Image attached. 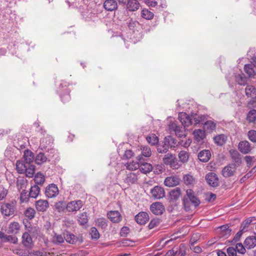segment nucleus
<instances>
[{"instance_id": "obj_1", "label": "nucleus", "mask_w": 256, "mask_h": 256, "mask_svg": "<svg viewBox=\"0 0 256 256\" xmlns=\"http://www.w3.org/2000/svg\"><path fill=\"white\" fill-rule=\"evenodd\" d=\"M0 212L4 216H14L16 214V202H10L2 204L0 206Z\"/></svg>"}, {"instance_id": "obj_2", "label": "nucleus", "mask_w": 256, "mask_h": 256, "mask_svg": "<svg viewBox=\"0 0 256 256\" xmlns=\"http://www.w3.org/2000/svg\"><path fill=\"white\" fill-rule=\"evenodd\" d=\"M186 127L178 125L176 122H174L169 124V130L170 132H174L177 136L183 138L186 137L187 134Z\"/></svg>"}, {"instance_id": "obj_3", "label": "nucleus", "mask_w": 256, "mask_h": 256, "mask_svg": "<svg viewBox=\"0 0 256 256\" xmlns=\"http://www.w3.org/2000/svg\"><path fill=\"white\" fill-rule=\"evenodd\" d=\"M83 204V202L81 200H72L66 204V210L68 212H76L82 208Z\"/></svg>"}, {"instance_id": "obj_4", "label": "nucleus", "mask_w": 256, "mask_h": 256, "mask_svg": "<svg viewBox=\"0 0 256 256\" xmlns=\"http://www.w3.org/2000/svg\"><path fill=\"white\" fill-rule=\"evenodd\" d=\"M152 196L155 200L160 199L165 196V192L164 188L160 186H156L150 190Z\"/></svg>"}, {"instance_id": "obj_5", "label": "nucleus", "mask_w": 256, "mask_h": 256, "mask_svg": "<svg viewBox=\"0 0 256 256\" xmlns=\"http://www.w3.org/2000/svg\"><path fill=\"white\" fill-rule=\"evenodd\" d=\"M238 167V166L232 164L227 165L222 170V176L225 178L233 176Z\"/></svg>"}, {"instance_id": "obj_6", "label": "nucleus", "mask_w": 256, "mask_h": 256, "mask_svg": "<svg viewBox=\"0 0 256 256\" xmlns=\"http://www.w3.org/2000/svg\"><path fill=\"white\" fill-rule=\"evenodd\" d=\"M184 197L190 201L194 208L198 206L200 203V200L194 195V192L190 189L186 191V196Z\"/></svg>"}, {"instance_id": "obj_7", "label": "nucleus", "mask_w": 256, "mask_h": 256, "mask_svg": "<svg viewBox=\"0 0 256 256\" xmlns=\"http://www.w3.org/2000/svg\"><path fill=\"white\" fill-rule=\"evenodd\" d=\"M59 190L55 184H50L46 188V195L48 198H53L58 195Z\"/></svg>"}, {"instance_id": "obj_8", "label": "nucleus", "mask_w": 256, "mask_h": 256, "mask_svg": "<svg viewBox=\"0 0 256 256\" xmlns=\"http://www.w3.org/2000/svg\"><path fill=\"white\" fill-rule=\"evenodd\" d=\"M150 211L156 215H160L165 210L164 206L160 202H156L151 204Z\"/></svg>"}, {"instance_id": "obj_9", "label": "nucleus", "mask_w": 256, "mask_h": 256, "mask_svg": "<svg viewBox=\"0 0 256 256\" xmlns=\"http://www.w3.org/2000/svg\"><path fill=\"white\" fill-rule=\"evenodd\" d=\"M54 140L50 136H44L40 140V148L42 150L49 149L52 143Z\"/></svg>"}, {"instance_id": "obj_10", "label": "nucleus", "mask_w": 256, "mask_h": 256, "mask_svg": "<svg viewBox=\"0 0 256 256\" xmlns=\"http://www.w3.org/2000/svg\"><path fill=\"white\" fill-rule=\"evenodd\" d=\"M22 244L28 248H32L34 246V242L32 239L34 238L30 236L28 232H26L23 234L22 236Z\"/></svg>"}, {"instance_id": "obj_11", "label": "nucleus", "mask_w": 256, "mask_h": 256, "mask_svg": "<svg viewBox=\"0 0 256 256\" xmlns=\"http://www.w3.org/2000/svg\"><path fill=\"white\" fill-rule=\"evenodd\" d=\"M139 150L141 152V154L138 156L136 157V159L138 161H140V162H142V160H143L142 156L146 158H148L152 155L151 149L148 146H142L140 147Z\"/></svg>"}, {"instance_id": "obj_12", "label": "nucleus", "mask_w": 256, "mask_h": 256, "mask_svg": "<svg viewBox=\"0 0 256 256\" xmlns=\"http://www.w3.org/2000/svg\"><path fill=\"white\" fill-rule=\"evenodd\" d=\"M107 216L111 222L118 223L122 220L120 214L118 210H111L108 212Z\"/></svg>"}, {"instance_id": "obj_13", "label": "nucleus", "mask_w": 256, "mask_h": 256, "mask_svg": "<svg viewBox=\"0 0 256 256\" xmlns=\"http://www.w3.org/2000/svg\"><path fill=\"white\" fill-rule=\"evenodd\" d=\"M206 178L209 185L213 187H216L218 185V179L216 174L209 172L206 175Z\"/></svg>"}, {"instance_id": "obj_14", "label": "nucleus", "mask_w": 256, "mask_h": 256, "mask_svg": "<svg viewBox=\"0 0 256 256\" xmlns=\"http://www.w3.org/2000/svg\"><path fill=\"white\" fill-rule=\"evenodd\" d=\"M148 214L146 212H140L135 216L136 222L140 225L144 224L149 220Z\"/></svg>"}, {"instance_id": "obj_15", "label": "nucleus", "mask_w": 256, "mask_h": 256, "mask_svg": "<svg viewBox=\"0 0 256 256\" xmlns=\"http://www.w3.org/2000/svg\"><path fill=\"white\" fill-rule=\"evenodd\" d=\"M118 3L116 0H105L104 8L107 11L112 12L118 8Z\"/></svg>"}, {"instance_id": "obj_16", "label": "nucleus", "mask_w": 256, "mask_h": 256, "mask_svg": "<svg viewBox=\"0 0 256 256\" xmlns=\"http://www.w3.org/2000/svg\"><path fill=\"white\" fill-rule=\"evenodd\" d=\"M178 118L182 124L184 126L191 125V116H188L185 112H180L178 114Z\"/></svg>"}, {"instance_id": "obj_17", "label": "nucleus", "mask_w": 256, "mask_h": 256, "mask_svg": "<svg viewBox=\"0 0 256 256\" xmlns=\"http://www.w3.org/2000/svg\"><path fill=\"white\" fill-rule=\"evenodd\" d=\"M230 154L232 160L233 164L236 166H240L242 163L240 155L238 152L234 150H230Z\"/></svg>"}, {"instance_id": "obj_18", "label": "nucleus", "mask_w": 256, "mask_h": 256, "mask_svg": "<svg viewBox=\"0 0 256 256\" xmlns=\"http://www.w3.org/2000/svg\"><path fill=\"white\" fill-rule=\"evenodd\" d=\"M48 206V202L46 200H40L36 202V209L39 212L46 211Z\"/></svg>"}, {"instance_id": "obj_19", "label": "nucleus", "mask_w": 256, "mask_h": 256, "mask_svg": "<svg viewBox=\"0 0 256 256\" xmlns=\"http://www.w3.org/2000/svg\"><path fill=\"white\" fill-rule=\"evenodd\" d=\"M180 182V179L174 176L167 177L164 182L165 186L172 187L177 186Z\"/></svg>"}, {"instance_id": "obj_20", "label": "nucleus", "mask_w": 256, "mask_h": 256, "mask_svg": "<svg viewBox=\"0 0 256 256\" xmlns=\"http://www.w3.org/2000/svg\"><path fill=\"white\" fill-rule=\"evenodd\" d=\"M211 156L210 152L209 150H202L198 154V158L200 161L202 162H207Z\"/></svg>"}, {"instance_id": "obj_21", "label": "nucleus", "mask_w": 256, "mask_h": 256, "mask_svg": "<svg viewBox=\"0 0 256 256\" xmlns=\"http://www.w3.org/2000/svg\"><path fill=\"white\" fill-rule=\"evenodd\" d=\"M126 8L130 12H134L139 9L140 4L137 0H130L126 4Z\"/></svg>"}, {"instance_id": "obj_22", "label": "nucleus", "mask_w": 256, "mask_h": 256, "mask_svg": "<svg viewBox=\"0 0 256 256\" xmlns=\"http://www.w3.org/2000/svg\"><path fill=\"white\" fill-rule=\"evenodd\" d=\"M244 245L248 249L253 248L256 245V238L254 236H250L246 238L244 242Z\"/></svg>"}, {"instance_id": "obj_23", "label": "nucleus", "mask_w": 256, "mask_h": 256, "mask_svg": "<svg viewBox=\"0 0 256 256\" xmlns=\"http://www.w3.org/2000/svg\"><path fill=\"white\" fill-rule=\"evenodd\" d=\"M238 149L242 153L246 154L250 151L251 148L248 141H242L239 143Z\"/></svg>"}, {"instance_id": "obj_24", "label": "nucleus", "mask_w": 256, "mask_h": 256, "mask_svg": "<svg viewBox=\"0 0 256 256\" xmlns=\"http://www.w3.org/2000/svg\"><path fill=\"white\" fill-rule=\"evenodd\" d=\"M206 132L204 130L198 129L193 132V134L195 140L198 142L202 141L206 137Z\"/></svg>"}, {"instance_id": "obj_25", "label": "nucleus", "mask_w": 256, "mask_h": 256, "mask_svg": "<svg viewBox=\"0 0 256 256\" xmlns=\"http://www.w3.org/2000/svg\"><path fill=\"white\" fill-rule=\"evenodd\" d=\"M64 236L65 240L69 244H74L78 240V238L76 236L69 232L68 231L64 232Z\"/></svg>"}, {"instance_id": "obj_26", "label": "nucleus", "mask_w": 256, "mask_h": 256, "mask_svg": "<svg viewBox=\"0 0 256 256\" xmlns=\"http://www.w3.org/2000/svg\"><path fill=\"white\" fill-rule=\"evenodd\" d=\"M204 130L207 132H212L216 128V124L212 120H207L204 125Z\"/></svg>"}, {"instance_id": "obj_27", "label": "nucleus", "mask_w": 256, "mask_h": 256, "mask_svg": "<svg viewBox=\"0 0 256 256\" xmlns=\"http://www.w3.org/2000/svg\"><path fill=\"white\" fill-rule=\"evenodd\" d=\"M170 148L169 145L166 142L164 138V140L159 143L157 146V150L159 153H166Z\"/></svg>"}, {"instance_id": "obj_28", "label": "nucleus", "mask_w": 256, "mask_h": 256, "mask_svg": "<svg viewBox=\"0 0 256 256\" xmlns=\"http://www.w3.org/2000/svg\"><path fill=\"white\" fill-rule=\"evenodd\" d=\"M23 158L26 163L30 164L33 162L34 160V153L30 150H26L24 152Z\"/></svg>"}, {"instance_id": "obj_29", "label": "nucleus", "mask_w": 256, "mask_h": 256, "mask_svg": "<svg viewBox=\"0 0 256 256\" xmlns=\"http://www.w3.org/2000/svg\"><path fill=\"white\" fill-rule=\"evenodd\" d=\"M206 119L204 115L200 116L198 114L191 115V124H196L204 122Z\"/></svg>"}, {"instance_id": "obj_30", "label": "nucleus", "mask_w": 256, "mask_h": 256, "mask_svg": "<svg viewBox=\"0 0 256 256\" xmlns=\"http://www.w3.org/2000/svg\"><path fill=\"white\" fill-rule=\"evenodd\" d=\"M142 160H142V162L140 163L139 168L142 172L146 174L152 170V166L150 164L143 162Z\"/></svg>"}, {"instance_id": "obj_31", "label": "nucleus", "mask_w": 256, "mask_h": 256, "mask_svg": "<svg viewBox=\"0 0 256 256\" xmlns=\"http://www.w3.org/2000/svg\"><path fill=\"white\" fill-rule=\"evenodd\" d=\"M26 228V232L30 234L34 238H36L40 232V229L38 227L36 226H30L27 227L25 226Z\"/></svg>"}, {"instance_id": "obj_32", "label": "nucleus", "mask_w": 256, "mask_h": 256, "mask_svg": "<svg viewBox=\"0 0 256 256\" xmlns=\"http://www.w3.org/2000/svg\"><path fill=\"white\" fill-rule=\"evenodd\" d=\"M214 140L217 145L222 146L226 143L227 136L224 134H219L214 137Z\"/></svg>"}, {"instance_id": "obj_33", "label": "nucleus", "mask_w": 256, "mask_h": 256, "mask_svg": "<svg viewBox=\"0 0 256 256\" xmlns=\"http://www.w3.org/2000/svg\"><path fill=\"white\" fill-rule=\"evenodd\" d=\"M28 164L22 160H18L16 164V168L19 174H24L26 171Z\"/></svg>"}, {"instance_id": "obj_34", "label": "nucleus", "mask_w": 256, "mask_h": 256, "mask_svg": "<svg viewBox=\"0 0 256 256\" xmlns=\"http://www.w3.org/2000/svg\"><path fill=\"white\" fill-rule=\"evenodd\" d=\"M125 182L128 185H130L136 183L138 180L137 175L133 172L129 173L127 174L125 179Z\"/></svg>"}, {"instance_id": "obj_35", "label": "nucleus", "mask_w": 256, "mask_h": 256, "mask_svg": "<svg viewBox=\"0 0 256 256\" xmlns=\"http://www.w3.org/2000/svg\"><path fill=\"white\" fill-rule=\"evenodd\" d=\"M27 180L24 178H19L16 182V188L19 191L26 190L27 186Z\"/></svg>"}, {"instance_id": "obj_36", "label": "nucleus", "mask_w": 256, "mask_h": 256, "mask_svg": "<svg viewBox=\"0 0 256 256\" xmlns=\"http://www.w3.org/2000/svg\"><path fill=\"white\" fill-rule=\"evenodd\" d=\"M96 224L102 230H105L108 226V221L104 218H100L95 220Z\"/></svg>"}, {"instance_id": "obj_37", "label": "nucleus", "mask_w": 256, "mask_h": 256, "mask_svg": "<svg viewBox=\"0 0 256 256\" xmlns=\"http://www.w3.org/2000/svg\"><path fill=\"white\" fill-rule=\"evenodd\" d=\"M40 192V188L37 185L32 186L29 192V196L30 198H36L38 196Z\"/></svg>"}, {"instance_id": "obj_38", "label": "nucleus", "mask_w": 256, "mask_h": 256, "mask_svg": "<svg viewBox=\"0 0 256 256\" xmlns=\"http://www.w3.org/2000/svg\"><path fill=\"white\" fill-rule=\"evenodd\" d=\"M181 194V190L179 188H176L170 192V196L171 200H176Z\"/></svg>"}, {"instance_id": "obj_39", "label": "nucleus", "mask_w": 256, "mask_h": 256, "mask_svg": "<svg viewBox=\"0 0 256 256\" xmlns=\"http://www.w3.org/2000/svg\"><path fill=\"white\" fill-rule=\"evenodd\" d=\"M64 236L54 234L52 238V242L55 244H60L64 242Z\"/></svg>"}, {"instance_id": "obj_40", "label": "nucleus", "mask_w": 256, "mask_h": 256, "mask_svg": "<svg viewBox=\"0 0 256 256\" xmlns=\"http://www.w3.org/2000/svg\"><path fill=\"white\" fill-rule=\"evenodd\" d=\"M141 16L148 20H152L154 18V14L148 9L144 8L141 11Z\"/></svg>"}, {"instance_id": "obj_41", "label": "nucleus", "mask_w": 256, "mask_h": 256, "mask_svg": "<svg viewBox=\"0 0 256 256\" xmlns=\"http://www.w3.org/2000/svg\"><path fill=\"white\" fill-rule=\"evenodd\" d=\"M20 229V224L17 222H11L8 226L9 232L11 234H17Z\"/></svg>"}, {"instance_id": "obj_42", "label": "nucleus", "mask_w": 256, "mask_h": 256, "mask_svg": "<svg viewBox=\"0 0 256 256\" xmlns=\"http://www.w3.org/2000/svg\"><path fill=\"white\" fill-rule=\"evenodd\" d=\"M246 120L250 123H254L256 121V110H252L248 114Z\"/></svg>"}, {"instance_id": "obj_43", "label": "nucleus", "mask_w": 256, "mask_h": 256, "mask_svg": "<svg viewBox=\"0 0 256 256\" xmlns=\"http://www.w3.org/2000/svg\"><path fill=\"white\" fill-rule=\"evenodd\" d=\"M189 156L188 152L185 150H182L178 154L180 160L182 163H186L188 161Z\"/></svg>"}, {"instance_id": "obj_44", "label": "nucleus", "mask_w": 256, "mask_h": 256, "mask_svg": "<svg viewBox=\"0 0 256 256\" xmlns=\"http://www.w3.org/2000/svg\"><path fill=\"white\" fill-rule=\"evenodd\" d=\"M184 181L186 185H192L195 184V178L190 174H186L184 176Z\"/></svg>"}, {"instance_id": "obj_45", "label": "nucleus", "mask_w": 256, "mask_h": 256, "mask_svg": "<svg viewBox=\"0 0 256 256\" xmlns=\"http://www.w3.org/2000/svg\"><path fill=\"white\" fill-rule=\"evenodd\" d=\"M78 217V222L81 225H84L88 222L87 214L86 212L80 214Z\"/></svg>"}, {"instance_id": "obj_46", "label": "nucleus", "mask_w": 256, "mask_h": 256, "mask_svg": "<svg viewBox=\"0 0 256 256\" xmlns=\"http://www.w3.org/2000/svg\"><path fill=\"white\" fill-rule=\"evenodd\" d=\"M236 82L240 85H245L246 83V78L242 73L236 76Z\"/></svg>"}, {"instance_id": "obj_47", "label": "nucleus", "mask_w": 256, "mask_h": 256, "mask_svg": "<svg viewBox=\"0 0 256 256\" xmlns=\"http://www.w3.org/2000/svg\"><path fill=\"white\" fill-rule=\"evenodd\" d=\"M28 166H26V171L24 172L26 174V176L29 178H32L35 172V166L30 164H28Z\"/></svg>"}, {"instance_id": "obj_48", "label": "nucleus", "mask_w": 256, "mask_h": 256, "mask_svg": "<svg viewBox=\"0 0 256 256\" xmlns=\"http://www.w3.org/2000/svg\"><path fill=\"white\" fill-rule=\"evenodd\" d=\"M46 160L47 158L44 156V154L40 152L36 156L35 162L38 164H41L46 162Z\"/></svg>"}, {"instance_id": "obj_49", "label": "nucleus", "mask_w": 256, "mask_h": 256, "mask_svg": "<svg viewBox=\"0 0 256 256\" xmlns=\"http://www.w3.org/2000/svg\"><path fill=\"white\" fill-rule=\"evenodd\" d=\"M45 178L44 175L41 173H38L34 178L35 183L36 184H42L44 182Z\"/></svg>"}, {"instance_id": "obj_50", "label": "nucleus", "mask_w": 256, "mask_h": 256, "mask_svg": "<svg viewBox=\"0 0 256 256\" xmlns=\"http://www.w3.org/2000/svg\"><path fill=\"white\" fill-rule=\"evenodd\" d=\"M146 140L150 144L154 145L158 144V139L155 134H152L146 137Z\"/></svg>"}, {"instance_id": "obj_51", "label": "nucleus", "mask_w": 256, "mask_h": 256, "mask_svg": "<svg viewBox=\"0 0 256 256\" xmlns=\"http://www.w3.org/2000/svg\"><path fill=\"white\" fill-rule=\"evenodd\" d=\"M140 163V161H138V162H132L126 164V166L127 169L129 170H134L139 168Z\"/></svg>"}, {"instance_id": "obj_52", "label": "nucleus", "mask_w": 256, "mask_h": 256, "mask_svg": "<svg viewBox=\"0 0 256 256\" xmlns=\"http://www.w3.org/2000/svg\"><path fill=\"white\" fill-rule=\"evenodd\" d=\"M183 205L184 209L186 211L190 212L192 210L193 205L192 204L190 201L188 200V199H186L185 197H184L183 198Z\"/></svg>"}, {"instance_id": "obj_53", "label": "nucleus", "mask_w": 256, "mask_h": 256, "mask_svg": "<svg viewBox=\"0 0 256 256\" xmlns=\"http://www.w3.org/2000/svg\"><path fill=\"white\" fill-rule=\"evenodd\" d=\"M165 138L166 140V142L169 145L170 148L174 147L176 145H177L176 140L172 136H167L165 137Z\"/></svg>"}, {"instance_id": "obj_54", "label": "nucleus", "mask_w": 256, "mask_h": 256, "mask_svg": "<svg viewBox=\"0 0 256 256\" xmlns=\"http://www.w3.org/2000/svg\"><path fill=\"white\" fill-rule=\"evenodd\" d=\"M244 72L249 76H252L254 74V70L252 65L250 64H247L244 67Z\"/></svg>"}, {"instance_id": "obj_55", "label": "nucleus", "mask_w": 256, "mask_h": 256, "mask_svg": "<svg viewBox=\"0 0 256 256\" xmlns=\"http://www.w3.org/2000/svg\"><path fill=\"white\" fill-rule=\"evenodd\" d=\"M175 156L174 154L168 153L164 157L163 162L166 164L169 165Z\"/></svg>"}, {"instance_id": "obj_56", "label": "nucleus", "mask_w": 256, "mask_h": 256, "mask_svg": "<svg viewBox=\"0 0 256 256\" xmlns=\"http://www.w3.org/2000/svg\"><path fill=\"white\" fill-rule=\"evenodd\" d=\"M30 196H29V194H28L26 190H22V192L20 194V202H27Z\"/></svg>"}, {"instance_id": "obj_57", "label": "nucleus", "mask_w": 256, "mask_h": 256, "mask_svg": "<svg viewBox=\"0 0 256 256\" xmlns=\"http://www.w3.org/2000/svg\"><path fill=\"white\" fill-rule=\"evenodd\" d=\"M246 94L248 96H250L252 94L256 95V89L252 86H248L246 88Z\"/></svg>"}, {"instance_id": "obj_58", "label": "nucleus", "mask_w": 256, "mask_h": 256, "mask_svg": "<svg viewBox=\"0 0 256 256\" xmlns=\"http://www.w3.org/2000/svg\"><path fill=\"white\" fill-rule=\"evenodd\" d=\"M35 214V210L31 208H27L24 212V214L29 219H32V218H34Z\"/></svg>"}, {"instance_id": "obj_59", "label": "nucleus", "mask_w": 256, "mask_h": 256, "mask_svg": "<svg viewBox=\"0 0 256 256\" xmlns=\"http://www.w3.org/2000/svg\"><path fill=\"white\" fill-rule=\"evenodd\" d=\"M66 205L64 202H56L54 206L56 210H57L59 212H64L66 209Z\"/></svg>"}, {"instance_id": "obj_60", "label": "nucleus", "mask_w": 256, "mask_h": 256, "mask_svg": "<svg viewBox=\"0 0 256 256\" xmlns=\"http://www.w3.org/2000/svg\"><path fill=\"white\" fill-rule=\"evenodd\" d=\"M234 248L236 252L239 254H244L246 252V247H244L241 243L236 244Z\"/></svg>"}, {"instance_id": "obj_61", "label": "nucleus", "mask_w": 256, "mask_h": 256, "mask_svg": "<svg viewBox=\"0 0 256 256\" xmlns=\"http://www.w3.org/2000/svg\"><path fill=\"white\" fill-rule=\"evenodd\" d=\"M90 234L92 239L97 240L100 238V234L98 230L94 227L91 228L90 230Z\"/></svg>"}, {"instance_id": "obj_62", "label": "nucleus", "mask_w": 256, "mask_h": 256, "mask_svg": "<svg viewBox=\"0 0 256 256\" xmlns=\"http://www.w3.org/2000/svg\"><path fill=\"white\" fill-rule=\"evenodd\" d=\"M18 238L16 237L12 236H6L5 235L4 241V242H11L13 244L16 243Z\"/></svg>"}, {"instance_id": "obj_63", "label": "nucleus", "mask_w": 256, "mask_h": 256, "mask_svg": "<svg viewBox=\"0 0 256 256\" xmlns=\"http://www.w3.org/2000/svg\"><path fill=\"white\" fill-rule=\"evenodd\" d=\"M248 136L250 140L254 142H256V130H250L248 132Z\"/></svg>"}, {"instance_id": "obj_64", "label": "nucleus", "mask_w": 256, "mask_h": 256, "mask_svg": "<svg viewBox=\"0 0 256 256\" xmlns=\"http://www.w3.org/2000/svg\"><path fill=\"white\" fill-rule=\"evenodd\" d=\"M160 223V220L158 218L152 220L148 224V227L150 229H152L159 225Z\"/></svg>"}]
</instances>
